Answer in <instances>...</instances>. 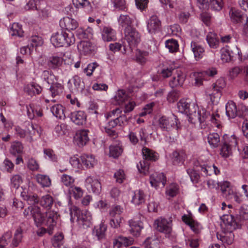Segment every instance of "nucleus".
<instances>
[{
    "mask_svg": "<svg viewBox=\"0 0 248 248\" xmlns=\"http://www.w3.org/2000/svg\"><path fill=\"white\" fill-rule=\"evenodd\" d=\"M235 217L238 224L243 221L248 220V210L241 207Z\"/></svg>",
    "mask_w": 248,
    "mask_h": 248,
    "instance_id": "nucleus-45",
    "label": "nucleus"
},
{
    "mask_svg": "<svg viewBox=\"0 0 248 248\" xmlns=\"http://www.w3.org/2000/svg\"><path fill=\"white\" fill-rule=\"evenodd\" d=\"M240 50L237 47H234L232 50L229 48H224L221 50V60L223 62H228L232 60V58L237 56L238 59L242 60L240 56Z\"/></svg>",
    "mask_w": 248,
    "mask_h": 248,
    "instance_id": "nucleus-7",
    "label": "nucleus"
},
{
    "mask_svg": "<svg viewBox=\"0 0 248 248\" xmlns=\"http://www.w3.org/2000/svg\"><path fill=\"white\" fill-rule=\"evenodd\" d=\"M232 148L227 145V143H224L222 145L220 149V155L223 157L226 158L232 155Z\"/></svg>",
    "mask_w": 248,
    "mask_h": 248,
    "instance_id": "nucleus-60",
    "label": "nucleus"
},
{
    "mask_svg": "<svg viewBox=\"0 0 248 248\" xmlns=\"http://www.w3.org/2000/svg\"><path fill=\"white\" fill-rule=\"evenodd\" d=\"M191 47L196 60H200L203 57L204 49L201 45L197 42H192Z\"/></svg>",
    "mask_w": 248,
    "mask_h": 248,
    "instance_id": "nucleus-29",
    "label": "nucleus"
},
{
    "mask_svg": "<svg viewBox=\"0 0 248 248\" xmlns=\"http://www.w3.org/2000/svg\"><path fill=\"white\" fill-rule=\"evenodd\" d=\"M86 184L88 186H90L93 192L95 194L99 193L101 191V186L100 183L93 177H88L85 181Z\"/></svg>",
    "mask_w": 248,
    "mask_h": 248,
    "instance_id": "nucleus-27",
    "label": "nucleus"
},
{
    "mask_svg": "<svg viewBox=\"0 0 248 248\" xmlns=\"http://www.w3.org/2000/svg\"><path fill=\"white\" fill-rule=\"evenodd\" d=\"M206 40L211 47L216 48L218 47L219 41L216 33L209 32L206 36Z\"/></svg>",
    "mask_w": 248,
    "mask_h": 248,
    "instance_id": "nucleus-40",
    "label": "nucleus"
},
{
    "mask_svg": "<svg viewBox=\"0 0 248 248\" xmlns=\"http://www.w3.org/2000/svg\"><path fill=\"white\" fill-rule=\"evenodd\" d=\"M226 114L229 119H233L237 116V109L235 103L232 101L226 105Z\"/></svg>",
    "mask_w": 248,
    "mask_h": 248,
    "instance_id": "nucleus-28",
    "label": "nucleus"
},
{
    "mask_svg": "<svg viewBox=\"0 0 248 248\" xmlns=\"http://www.w3.org/2000/svg\"><path fill=\"white\" fill-rule=\"evenodd\" d=\"M23 229L22 225H20L16 230L14 234V237L11 244L13 248L17 247L21 243L23 235Z\"/></svg>",
    "mask_w": 248,
    "mask_h": 248,
    "instance_id": "nucleus-25",
    "label": "nucleus"
},
{
    "mask_svg": "<svg viewBox=\"0 0 248 248\" xmlns=\"http://www.w3.org/2000/svg\"><path fill=\"white\" fill-rule=\"evenodd\" d=\"M145 195L141 190H137L135 192L133 196L132 202L135 205H139L145 202Z\"/></svg>",
    "mask_w": 248,
    "mask_h": 248,
    "instance_id": "nucleus-42",
    "label": "nucleus"
},
{
    "mask_svg": "<svg viewBox=\"0 0 248 248\" xmlns=\"http://www.w3.org/2000/svg\"><path fill=\"white\" fill-rule=\"evenodd\" d=\"M127 95L126 92L123 90H119L117 92L114 97L115 103L116 105H122L127 99Z\"/></svg>",
    "mask_w": 248,
    "mask_h": 248,
    "instance_id": "nucleus-43",
    "label": "nucleus"
},
{
    "mask_svg": "<svg viewBox=\"0 0 248 248\" xmlns=\"http://www.w3.org/2000/svg\"><path fill=\"white\" fill-rule=\"evenodd\" d=\"M10 33L12 36L21 37L23 36L24 31L21 25L18 23H14L10 28Z\"/></svg>",
    "mask_w": 248,
    "mask_h": 248,
    "instance_id": "nucleus-44",
    "label": "nucleus"
},
{
    "mask_svg": "<svg viewBox=\"0 0 248 248\" xmlns=\"http://www.w3.org/2000/svg\"><path fill=\"white\" fill-rule=\"evenodd\" d=\"M206 94L210 97V101L213 104H217L221 96V91L214 86L207 89L205 92Z\"/></svg>",
    "mask_w": 248,
    "mask_h": 248,
    "instance_id": "nucleus-12",
    "label": "nucleus"
},
{
    "mask_svg": "<svg viewBox=\"0 0 248 248\" xmlns=\"http://www.w3.org/2000/svg\"><path fill=\"white\" fill-rule=\"evenodd\" d=\"M142 153L143 159L137 164V168L140 173L146 175L149 172L150 164L149 161H155L158 156L157 154L146 147H143Z\"/></svg>",
    "mask_w": 248,
    "mask_h": 248,
    "instance_id": "nucleus-1",
    "label": "nucleus"
},
{
    "mask_svg": "<svg viewBox=\"0 0 248 248\" xmlns=\"http://www.w3.org/2000/svg\"><path fill=\"white\" fill-rule=\"evenodd\" d=\"M229 15L231 21L234 24H240L245 20L246 16L242 14L238 10L232 8L229 11Z\"/></svg>",
    "mask_w": 248,
    "mask_h": 248,
    "instance_id": "nucleus-17",
    "label": "nucleus"
},
{
    "mask_svg": "<svg viewBox=\"0 0 248 248\" xmlns=\"http://www.w3.org/2000/svg\"><path fill=\"white\" fill-rule=\"evenodd\" d=\"M63 86L61 84L59 83H52L50 88V91L51 92V96L54 97L57 95H60L62 93Z\"/></svg>",
    "mask_w": 248,
    "mask_h": 248,
    "instance_id": "nucleus-47",
    "label": "nucleus"
},
{
    "mask_svg": "<svg viewBox=\"0 0 248 248\" xmlns=\"http://www.w3.org/2000/svg\"><path fill=\"white\" fill-rule=\"evenodd\" d=\"M129 225L130 227L129 232L131 234L135 236L140 235L141 230L143 228L141 222L131 219L129 221Z\"/></svg>",
    "mask_w": 248,
    "mask_h": 248,
    "instance_id": "nucleus-22",
    "label": "nucleus"
},
{
    "mask_svg": "<svg viewBox=\"0 0 248 248\" xmlns=\"http://www.w3.org/2000/svg\"><path fill=\"white\" fill-rule=\"evenodd\" d=\"M223 6V0H209V8L212 10L219 11Z\"/></svg>",
    "mask_w": 248,
    "mask_h": 248,
    "instance_id": "nucleus-52",
    "label": "nucleus"
},
{
    "mask_svg": "<svg viewBox=\"0 0 248 248\" xmlns=\"http://www.w3.org/2000/svg\"><path fill=\"white\" fill-rule=\"evenodd\" d=\"M114 7L119 10L125 11L127 9L125 0H112Z\"/></svg>",
    "mask_w": 248,
    "mask_h": 248,
    "instance_id": "nucleus-61",
    "label": "nucleus"
},
{
    "mask_svg": "<svg viewBox=\"0 0 248 248\" xmlns=\"http://www.w3.org/2000/svg\"><path fill=\"white\" fill-rule=\"evenodd\" d=\"M36 179L43 187H48L51 185L50 179L47 175L38 174L36 176Z\"/></svg>",
    "mask_w": 248,
    "mask_h": 248,
    "instance_id": "nucleus-51",
    "label": "nucleus"
},
{
    "mask_svg": "<svg viewBox=\"0 0 248 248\" xmlns=\"http://www.w3.org/2000/svg\"><path fill=\"white\" fill-rule=\"evenodd\" d=\"M186 171L192 183H198L200 176L195 170L192 169H188L186 170Z\"/></svg>",
    "mask_w": 248,
    "mask_h": 248,
    "instance_id": "nucleus-62",
    "label": "nucleus"
},
{
    "mask_svg": "<svg viewBox=\"0 0 248 248\" xmlns=\"http://www.w3.org/2000/svg\"><path fill=\"white\" fill-rule=\"evenodd\" d=\"M189 100L188 99H181L177 103V108L178 111L182 113H184L186 111L187 106H188Z\"/></svg>",
    "mask_w": 248,
    "mask_h": 248,
    "instance_id": "nucleus-59",
    "label": "nucleus"
},
{
    "mask_svg": "<svg viewBox=\"0 0 248 248\" xmlns=\"http://www.w3.org/2000/svg\"><path fill=\"white\" fill-rule=\"evenodd\" d=\"M54 200L52 196L48 194L45 195L39 199L40 205L48 210L50 209L53 204Z\"/></svg>",
    "mask_w": 248,
    "mask_h": 248,
    "instance_id": "nucleus-33",
    "label": "nucleus"
},
{
    "mask_svg": "<svg viewBox=\"0 0 248 248\" xmlns=\"http://www.w3.org/2000/svg\"><path fill=\"white\" fill-rule=\"evenodd\" d=\"M59 215L54 210H48L46 212L44 225L47 227L49 234L52 233V230L55 227Z\"/></svg>",
    "mask_w": 248,
    "mask_h": 248,
    "instance_id": "nucleus-6",
    "label": "nucleus"
},
{
    "mask_svg": "<svg viewBox=\"0 0 248 248\" xmlns=\"http://www.w3.org/2000/svg\"><path fill=\"white\" fill-rule=\"evenodd\" d=\"M25 91L31 96L36 94H38L42 92V89L40 86L35 83H32L25 87Z\"/></svg>",
    "mask_w": 248,
    "mask_h": 248,
    "instance_id": "nucleus-32",
    "label": "nucleus"
},
{
    "mask_svg": "<svg viewBox=\"0 0 248 248\" xmlns=\"http://www.w3.org/2000/svg\"><path fill=\"white\" fill-rule=\"evenodd\" d=\"M61 181L64 185L70 187L75 180L71 176L64 174L61 177Z\"/></svg>",
    "mask_w": 248,
    "mask_h": 248,
    "instance_id": "nucleus-58",
    "label": "nucleus"
},
{
    "mask_svg": "<svg viewBox=\"0 0 248 248\" xmlns=\"http://www.w3.org/2000/svg\"><path fill=\"white\" fill-rule=\"evenodd\" d=\"M63 59L57 56L50 57L47 61V65L49 69H57L62 65Z\"/></svg>",
    "mask_w": 248,
    "mask_h": 248,
    "instance_id": "nucleus-24",
    "label": "nucleus"
},
{
    "mask_svg": "<svg viewBox=\"0 0 248 248\" xmlns=\"http://www.w3.org/2000/svg\"><path fill=\"white\" fill-rule=\"evenodd\" d=\"M124 39L128 44L130 51L132 47L136 46L140 41V35L139 32L133 27L124 30Z\"/></svg>",
    "mask_w": 248,
    "mask_h": 248,
    "instance_id": "nucleus-4",
    "label": "nucleus"
},
{
    "mask_svg": "<svg viewBox=\"0 0 248 248\" xmlns=\"http://www.w3.org/2000/svg\"><path fill=\"white\" fill-rule=\"evenodd\" d=\"M30 46L33 49L38 46H41L43 44V41L41 37L38 35L32 36L31 39Z\"/></svg>",
    "mask_w": 248,
    "mask_h": 248,
    "instance_id": "nucleus-57",
    "label": "nucleus"
},
{
    "mask_svg": "<svg viewBox=\"0 0 248 248\" xmlns=\"http://www.w3.org/2000/svg\"><path fill=\"white\" fill-rule=\"evenodd\" d=\"M188 106L187 107L186 111L184 113L186 114L189 118L188 121L191 122L192 121V117L193 116H195L197 112V110L198 109V106L193 102H190L189 101Z\"/></svg>",
    "mask_w": 248,
    "mask_h": 248,
    "instance_id": "nucleus-39",
    "label": "nucleus"
},
{
    "mask_svg": "<svg viewBox=\"0 0 248 248\" xmlns=\"http://www.w3.org/2000/svg\"><path fill=\"white\" fill-rule=\"evenodd\" d=\"M71 120L77 125H82L86 121V115L83 111H75L71 113Z\"/></svg>",
    "mask_w": 248,
    "mask_h": 248,
    "instance_id": "nucleus-18",
    "label": "nucleus"
},
{
    "mask_svg": "<svg viewBox=\"0 0 248 248\" xmlns=\"http://www.w3.org/2000/svg\"><path fill=\"white\" fill-rule=\"evenodd\" d=\"M88 132L89 131L86 130H80L77 132L74 140L79 147L85 145L89 141Z\"/></svg>",
    "mask_w": 248,
    "mask_h": 248,
    "instance_id": "nucleus-9",
    "label": "nucleus"
},
{
    "mask_svg": "<svg viewBox=\"0 0 248 248\" xmlns=\"http://www.w3.org/2000/svg\"><path fill=\"white\" fill-rule=\"evenodd\" d=\"M161 21L156 16L153 15L149 19L147 24V29L150 33H155L160 30Z\"/></svg>",
    "mask_w": 248,
    "mask_h": 248,
    "instance_id": "nucleus-13",
    "label": "nucleus"
},
{
    "mask_svg": "<svg viewBox=\"0 0 248 248\" xmlns=\"http://www.w3.org/2000/svg\"><path fill=\"white\" fill-rule=\"evenodd\" d=\"M211 115L208 112H207L204 109L202 110H198L197 113L195 114V116H192L191 123L196 124L199 123L202 124L204 123L207 119L208 118H210Z\"/></svg>",
    "mask_w": 248,
    "mask_h": 248,
    "instance_id": "nucleus-19",
    "label": "nucleus"
},
{
    "mask_svg": "<svg viewBox=\"0 0 248 248\" xmlns=\"http://www.w3.org/2000/svg\"><path fill=\"white\" fill-rule=\"evenodd\" d=\"M102 37L104 41L110 42L116 40L115 31L108 27L103 28L102 31Z\"/></svg>",
    "mask_w": 248,
    "mask_h": 248,
    "instance_id": "nucleus-21",
    "label": "nucleus"
},
{
    "mask_svg": "<svg viewBox=\"0 0 248 248\" xmlns=\"http://www.w3.org/2000/svg\"><path fill=\"white\" fill-rule=\"evenodd\" d=\"M51 111L56 117L60 119H64L65 118L64 108L61 105L56 104L53 106L51 108Z\"/></svg>",
    "mask_w": 248,
    "mask_h": 248,
    "instance_id": "nucleus-35",
    "label": "nucleus"
},
{
    "mask_svg": "<svg viewBox=\"0 0 248 248\" xmlns=\"http://www.w3.org/2000/svg\"><path fill=\"white\" fill-rule=\"evenodd\" d=\"M32 212V217L36 226L39 227L42 225H44L45 216L41 213L40 207L34 206Z\"/></svg>",
    "mask_w": 248,
    "mask_h": 248,
    "instance_id": "nucleus-20",
    "label": "nucleus"
},
{
    "mask_svg": "<svg viewBox=\"0 0 248 248\" xmlns=\"http://www.w3.org/2000/svg\"><path fill=\"white\" fill-rule=\"evenodd\" d=\"M60 25L61 28L70 31L75 30L78 27V23L76 20L66 16L61 19Z\"/></svg>",
    "mask_w": 248,
    "mask_h": 248,
    "instance_id": "nucleus-15",
    "label": "nucleus"
},
{
    "mask_svg": "<svg viewBox=\"0 0 248 248\" xmlns=\"http://www.w3.org/2000/svg\"><path fill=\"white\" fill-rule=\"evenodd\" d=\"M166 46L170 52L177 51L179 48L178 42L175 40H168L166 42Z\"/></svg>",
    "mask_w": 248,
    "mask_h": 248,
    "instance_id": "nucleus-53",
    "label": "nucleus"
},
{
    "mask_svg": "<svg viewBox=\"0 0 248 248\" xmlns=\"http://www.w3.org/2000/svg\"><path fill=\"white\" fill-rule=\"evenodd\" d=\"M123 212V208L120 205H115L111 207L109 211V215L111 217H120V215Z\"/></svg>",
    "mask_w": 248,
    "mask_h": 248,
    "instance_id": "nucleus-55",
    "label": "nucleus"
},
{
    "mask_svg": "<svg viewBox=\"0 0 248 248\" xmlns=\"http://www.w3.org/2000/svg\"><path fill=\"white\" fill-rule=\"evenodd\" d=\"M23 146L22 143L19 141H16L11 145L10 152L11 154L16 155L17 154H20L22 153Z\"/></svg>",
    "mask_w": 248,
    "mask_h": 248,
    "instance_id": "nucleus-48",
    "label": "nucleus"
},
{
    "mask_svg": "<svg viewBox=\"0 0 248 248\" xmlns=\"http://www.w3.org/2000/svg\"><path fill=\"white\" fill-rule=\"evenodd\" d=\"M182 220L187 225H188L191 230L196 233L200 232V224L192 218L184 215L182 217Z\"/></svg>",
    "mask_w": 248,
    "mask_h": 248,
    "instance_id": "nucleus-30",
    "label": "nucleus"
},
{
    "mask_svg": "<svg viewBox=\"0 0 248 248\" xmlns=\"http://www.w3.org/2000/svg\"><path fill=\"white\" fill-rule=\"evenodd\" d=\"M69 192L70 194L73 195L76 199L80 198L83 195L82 190L79 187L71 186L69 189Z\"/></svg>",
    "mask_w": 248,
    "mask_h": 248,
    "instance_id": "nucleus-56",
    "label": "nucleus"
},
{
    "mask_svg": "<svg viewBox=\"0 0 248 248\" xmlns=\"http://www.w3.org/2000/svg\"><path fill=\"white\" fill-rule=\"evenodd\" d=\"M186 78L185 75L181 71H177L176 74H174L169 82L170 86L172 88L181 86Z\"/></svg>",
    "mask_w": 248,
    "mask_h": 248,
    "instance_id": "nucleus-16",
    "label": "nucleus"
},
{
    "mask_svg": "<svg viewBox=\"0 0 248 248\" xmlns=\"http://www.w3.org/2000/svg\"><path fill=\"white\" fill-rule=\"evenodd\" d=\"M50 40L55 46H68L75 43V38L73 33L61 31L53 34Z\"/></svg>",
    "mask_w": 248,
    "mask_h": 248,
    "instance_id": "nucleus-2",
    "label": "nucleus"
},
{
    "mask_svg": "<svg viewBox=\"0 0 248 248\" xmlns=\"http://www.w3.org/2000/svg\"><path fill=\"white\" fill-rule=\"evenodd\" d=\"M78 47L85 55L90 54L95 50V46L89 41H82Z\"/></svg>",
    "mask_w": 248,
    "mask_h": 248,
    "instance_id": "nucleus-26",
    "label": "nucleus"
},
{
    "mask_svg": "<svg viewBox=\"0 0 248 248\" xmlns=\"http://www.w3.org/2000/svg\"><path fill=\"white\" fill-rule=\"evenodd\" d=\"M119 24L124 29H127L132 28V19L127 15L122 14L118 18Z\"/></svg>",
    "mask_w": 248,
    "mask_h": 248,
    "instance_id": "nucleus-34",
    "label": "nucleus"
},
{
    "mask_svg": "<svg viewBox=\"0 0 248 248\" xmlns=\"http://www.w3.org/2000/svg\"><path fill=\"white\" fill-rule=\"evenodd\" d=\"M178 191V188L177 186L175 184L170 185L167 189L166 193V194L170 197L175 196Z\"/></svg>",
    "mask_w": 248,
    "mask_h": 248,
    "instance_id": "nucleus-64",
    "label": "nucleus"
},
{
    "mask_svg": "<svg viewBox=\"0 0 248 248\" xmlns=\"http://www.w3.org/2000/svg\"><path fill=\"white\" fill-rule=\"evenodd\" d=\"M80 160L86 168L93 167L96 163L94 158L92 155H83L80 156Z\"/></svg>",
    "mask_w": 248,
    "mask_h": 248,
    "instance_id": "nucleus-38",
    "label": "nucleus"
},
{
    "mask_svg": "<svg viewBox=\"0 0 248 248\" xmlns=\"http://www.w3.org/2000/svg\"><path fill=\"white\" fill-rule=\"evenodd\" d=\"M123 149L121 146L112 145L109 147V156L114 158L118 157L122 153Z\"/></svg>",
    "mask_w": 248,
    "mask_h": 248,
    "instance_id": "nucleus-46",
    "label": "nucleus"
},
{
    "mask_svg": "<svg viewBox=\"0 0 248 248\" xmlns=\"http://www.w3.org/2000/svg\"><path fill=\"white\" fill-rule=\"evenodd\" d=\"M232 230H227V232H223L222 233L217 234V236L218 239L221 241V242L228 245L232 244L234 240V234L232 233Z\"/></svg>",
    "mask_w": 248,
    "mask_h": 248,
    "instance_id": "nucleus-23",
    "label": "nucleus"
},
{
    "mask_svg": "<svg viewBox=\"0 0 248 248\" xmlns=\"http://www.w3.org/2000/svg\"><path fill=\"white\" fill-rule=\"evenodd\" d=\"M37 128L38 126L37 125L35 126L32 123L29 124V127L28 128V131L26 132V135H27V140L30 142L33 141L32 137L35 135L36 133L39 136H40L41 133L39 131Z\"/></svg>",
    "mask_w": 248,
    "mask_h": 248,
    "instance_id": "nucleus-37",
    "label": "nucleus"
},
{
    "mask_svg": "<svg viewBox=\"0 0 248 248\" xmlns=\"http://www.w3.org/2000/svg\"><path fill=\"white\" fill-rule=\"evenodd\" d=\"M150 182L152 186L157 187L161 185L164 187L166 183V178L163 173L156 172L151 175Z\"/></svg>",
    "mask_w": 248,
    "mask_h": 248,
    "instance_id": "nucleus-10",
    "label": "nucleus"
},
{
    "mask_svg": "<svg viewBox=\"0 0 248 248\" xmlns=\"http://www.w3.org/2000/svg\"><path fill=\"white\" fill-rule=\"evenodd\" d=\"M107 228V225L103 222H101L98 226L94 228L93 233L97 237L98 240H101L105 237Z\"/></svg>",
    "mask_w": 248,
    "mask_h": 248,
    "instance_id": "nucleus-36",
    "label": "nucleus"
},
{
    "mask_svg": "<svg viewBox=\"0 0 248 248\" xmlns=\"http://www.w3.org/2000/svg\"><path fill=\"white\" fill-rule=\"evenodd\" d=\"M155 228L160 232L164 233L166 237L171 239L172 236L171 220L160 217L155 221Z\"/></svg>",
    "mask_w": 248,
    "mask_h": 248,
    "instance_id": "nucleus-5",
    "label": "nucleus"
},
{
    "mask_svg": "<svg viewBox=\"0 0 248 248\" xmlns=\"http://www.w3.org/2000/svg\"><path fill=\"white\" fill-rule=\"evenodd\" d=\"M208 142L213 147L218 146L220 142V138L218 134L213 133L210 134L208 136Z\"/></svg>",
    "mask_w": 248,
    "mask_h": 248,
    "instance_id": "nucleus-50",
    "label": "nucleus"
},
{
    "mask_svg": "<svg viewBox=\"0 0 248 248\" xmlns=\"http://www.w3.org/2000/svg\"><path fill=\"white\" fill-rule=\"evenodd\" d=\"M177 120L175 116L168 117L162 116L158 120L159 127L167 132H176L178 130Z\"/></svg>",
    "mask_w": 248,
    "mask_h": 248,
    "instance_id": "nucleus-3",
    "label": "nucleus"
},
{
    "mask_svg": "<svg viewBox=\"0 0 248 248\" xmlns=\"http://www.w3.org/2000/svg\"><path fill=\"white\" fill-rule=\"evenodd\" d=\"M22 182L21 177L19 175H14L11 179V184L12 187L17 189Z\"/></svg>",
    "mask_w": 248,
    "mask_h": 248,
    "instance_id": "nucleus-63",
    "label": "nucleus"
},
{
    "mask_svg": "<svg viewBox=\"0 0 248 248\" xmlns=\"http://www.w3.org/2000/svg\"><path fill=\"white\" fill-rule=\"evenodd\" d=\"M186 157V155L183 151H176L172 153L171 160L173 165L183 163Z\"/></svg>",
    "mask_w": 248,
    "mask_h": 248,
    "instance_id": "nucleus-31",
    "label": "nucleus"
},
{
    "mask_svg": "<svg viewBox=\"0 0 248 248\" xmlns=\"http://www.w3.org/2000/svg\"><path fill=\"white\" fill-rule=\"evenodd\" d=\"M221 219L223 223L221 224L222 227L224 226L227 230H235L238 226L236 217L233 215H224L221 217Z\"/></svg>",
    "mask_w": 248,
    "mask_h": 248,
    "instance_id": "nucleus-8",
    "label": "nucleus"
},
{
    "mask_svg": "<svg viewBox=\"0 0 248 248\" xmlns=\"http://www.w3.org/2000/svg\"><path fill=\"white\" fill-rule=\"evenodd\" d=\"M149 56V52L146 51H142L137 49L136 53V61L137 62L141 64L145 63L148 57Z\"/></svg>",
    "mask_w": 248,
    "mask_h": 248,
    "instance_id": "nucleus-41",
    "label": "nucleus"
},
{
    "mask_svg": "<svg viewBox=\"0 0 248 248\" xmlns=\"http://www.w3.org/2000/svg\"><path fill=\"white\" fill-rule=\"evenodd\" d=\"M21 196L29 204L34 205L39 202L37 195L32 192L30 188L24 189L21 192Z\"/></svg>",
    "mask_w": 248,
    "mask_h": 248,
    "instance_id": "nucleus-11",
    "label": "nucleus"
},
{
    "mask_svg": "<svg viewBox=\"0 0 248 248\" xmlns=\"http://www.w3.org/2000/svg\"><path fill=\"white\" fill-rule=\"evenodd\" d=\"M12 236L11 231H8L5 232L0 238V248H5Z\"/></svg>",
    "mask_w": 248,
    "mask_h": 248,
    "instance_id": "nucleus-49",
    "label": "nucleus"
},
{
    "mask_svg": "<svg viewBox=\"0 0 248 248\" xmlns=\"http://www.w3.org/2000/svg\"><path fill=\"white\" fill-rule=\"evenodd\" d=\"M92 217L90 213L87 211H82L78 216L77 221L79 225L83 228H87L91 225V220Z\"/></svg>",
    "mask_w": 248,
    "mask_h": 248,
    "instance_id": "nucleus-14",
    "label": "nucleus"
},
{
    "mask_svg": "<svg viewBox=\"0 0 248 248\" xmlns=\"http://www.w3.org/2000/svg\"><path fill=\"white\" fill-rule=\"evenodd\" d=\"M58 136H63L68 133L67 125L65 124H61L56 125L54 129Z\"/></svg>",
    "mask_w": 248,
    "mask_h": 248,
    "instance_id": "nucleus-54",
    "label": "nucleus"
}]
</instances>
